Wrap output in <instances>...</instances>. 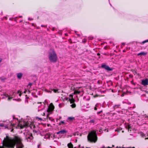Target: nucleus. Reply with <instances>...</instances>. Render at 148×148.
<instances>
[{
    "label": "nucleus",
    "mask_w": 148,
    "mask_h": 148,
    "mask_svg": "<svg viewBox=\"0 0 148 148\" xmlns=\"http://www.w3.org/2000/svg\"><path fill=\"white\" fill-rule=\"evenodd\" d=\"M5 19H6V17H5Z\"/></svg>",
    "instance_id": "58"
},
{
    "label": "nucleus",
    "mask_w": 148,
    "mask_h": 148,
    "mask_svg": "<svg viewBox=\"0 0 148 148\" xmlns=\"http://www.w3.org/2000/svg\"><path fill=\"white\" fill-rule=\"evenodd\" d=\"M71 106L72 108H75L76 106V105L75 104V103H73V104H71Z\"/></svg>",
    "instance_id": "23"
},
{
    "label": "nucleus",
    "mask_w": 148,
    "mask_h": 148,
    "mask_svg": "<svg viewBox=\"0 0 148 148\" xmlns=\"http://www.w3.org/2000/svg\"><path fill=\"white\" fill-rule=\"evenodd\" d=\"M50 89L51 90H52L55 93H56L57 92H58V89H53L52 88H50Z\"/></svg>",
    "instance_id": "19"
},
{
    "label": "nucleus",
    "mask_w": 148,
    "mask_h": 148,
    "mask_svg": "<svg viewBox=\"0 0 148 148\" xmlns=\"http://www.w3.org/2000/svg\"><path fill=\"white\" fill-rule=\"evenodd\" d=\"M22 140L21 138L18 136L13 138L6 136L2 141V146H0V148H13L15 145L16 148H23V145Z\"/></svg>",
    "instance_id": "1"
},
{
    "label": "nucleus",
    "mask_w": 148,
    "mask_h": 148,
    "mask_svg": "<svg viewBox=\"0 0 148 148\" xmlns=\"http://www.w3.org/2000/svg\"><path fill=\"white\" fill-rule=\"evenodd\" d=\"M125 45V44L124 43H123L121 44V46H124Z\"/></svg>",
    "instance_id": "30"
},
{
    "label": "nucleus",
    "mask_w": 148,
    "mask_h": 148,
    "mask_svg": "<svg viewBox=\"0 0 148 148\" xmlns=\"http://www.w3.org/2000/svg\"><path fill=\"white\" fill-rule=\"evenodd\" d=\"M59 106L60 108H61L62 107V105L61 104H60L59 105Z\"/></svg>",
    "instance_id": "31"
},
{
    "label": "nucleus",
    "mask_w": 148,
    "mask_h": 148,
    "mask_svg": "<svg viewBox=\"0 0 148 148\" xmlns=\"http://www.w3.org/2000/svg\"><path fill=\"white\" fill-rule=\"evenodd\" d=\"M101 67L105 69L106 70L108 71H111L112 70V69L110 68L108 66L105 64H102Z\"/></svg>",
    "instance_id": "9"
},
{
    "label": "nucleus",
    "mask_w": 148,
    "mask_h": 148,
    "mask_svg": "<svg viewBox=\"0 0 148 148\" xmlns=\"http://www.w3.org/2000/svg\"><path fill=\"white\" fill-rule=\"evenodd\" d=\"M30 121L31 122V124L30 125V126H30V127H31L32 125V121H31L30 120H29L28 121H27V120H25V121ZM26 127H28V126H26Z\"/></svg>",
    "instance_id": "26"
},
{
    "label": "nucleus",
    "mask_w": 148,
    "mask_h": 148,
    "mask_svg": "<svg viewBox=\"0 0 148 148\" xmlns=\"http://www.w3.org/2000/svg\"><path fill=\"white\" fill-rule=\"evenodd\" d=\"M13 129H12L11 130V132H12L13 131Z\"/></svg>",
    "instance_id": "42"
},
{
    "label": "nucleus",
    "mask_w": 148,
    "mask_h": 148,
    "mask_svg": "<svg viewBox=\"0 0 148 148\" xmlns=\"http://www.w3.org/2000/svg\"><path fill=\"white\" fill-rule=\"evenodd\" d=\"M48 115H47V116H47V118H48Z\"/></svg>",
    "instance_id": "47"
},
{
    "label": "nucleus",
    "mask_w": 148,
    "mask_h": 148,
    "mask_svg": "<svg viewBox=\"0 0 148 148\" xmlns=\"http://www.w3.org/2000/svg\"><path fill=\"white\" fill-rule=\"evenodd\" d=\"M89 119H90V121H89V123H90L91 124H93L94 125L96 123L97 119L95 116H89Z\"/></svg>",
    "instance_id": "6"
},
{
    "label": "nucleus",
    "mask_w": 148,
    "mask_h": 148,
    "mask_svg": "<svg viewBox=\"0 0 148 148\" xmlns=\"http://www.w3.org/2000/svg\"><path fill=\"white\" fill-rule=\"evenodd\" d=\"M27 92H28V93H30V91L29 90L27 91Z\"/></svg>",
    "instance_id": "37"
},
{
    "label": "nucleus",
    "mask_w": 148,
    "mask_h": 148,
    "mask_svg": "<svg viewBox=\"0 0 148 148\" xmlns=\"http://www.w3.org/2000/svg\"><path fill=\"white\" fill-rule=\"evenodd\" d=\"M41 103V102H40L39 103Z\"/></svg>",
    "instance_id": "56"
},
{
    "label": "nucleus",
    "mask_w": 148,
    "mask_h": 148,
    "mask_svg": "<svg viewBox=\"0 0 148 148\" xmlns=\"http://www.w3.org/2000/svg\"><path fill=\"white\" fill-rule=\"evenodd\" d=\"M75 119V118L74 117H68L67 118V119L70 121H73Z\"/></svg>",
    "instance_id": "17"
},
{
    "label": "nucleus",
    "mask_w": 148,
    "mask_h": 148,
    "mask_svg": "<svg viewBox=\"0 0 148 148\" xmlns=\"http://www.w3.org/2000/svg\"><path fill=\"white\" fill-rule=\"evenodd\" d=\"M102 112V110H100L99 111L97 112V114H101Z\"/></svg>",
    "instance_id": "25"
},
{
    "label": "nucleus",
    "mask_w": 148,
    "mask_h": 148,
    "mask_svg": "<svg viewBox=\"0 0 148 148\" xmlns=\"http://www.w3.org/2000/svg\"><path fill=\"white\" fill-rule=\"evenodd\" d=\"M17 93H18V94H19V95L20 96H21L22 93H21V91H20V90H18L17 92Z\"/></svg>",
    "instance_id": "24"
},
{
    "label": "nucleus",
    "mask_w": 148,
    "mask_h": 148,
    "mask_svg": "<svg viewBox=\"0 0 148 148\" xmlns=\"http://www.w3.org/2000/svg\"><path fill=\"white\" fill-rule=\"evenodd\" d=\"M101 105L99 103H97L95 105L94 107V109L95 110H97L98 109H100L101 107Z\"/></svg>",
    "instance_id": "13"
},
{
    "label": "nucleus",
    "mask_w": 148,
    "mask_h": 148,
    "mask_svg": "<svg viewBox=\"0 0 148 148\" xmlns=\"http://www.w3.org/2000/svg\"><path fill=\"white\" fill-rule=\"evenodd\" d=\"M72 102V101H71V103Z\"/></svg>",
    "instance_id": "57"
},
{
    "label": "nucleus",
    "mask_w": 148,
    "mask_h": 148,
    "mask_svg": "<svg viewBox=\"0 0 148 148\" xmlns=\"http://www.w3.org/2000/svg\"><path fill=\"white\" fill-rule=\"evenodd\" d=\"M131 115H132V116L131 117L133 119H134V120H135V119H136L138 116V114L137 113L133 112H132Z\"/></svg>",
    "instance_id": "12"
},
{
    "label": "nucleus",
    "mask_w": 148,
    "mask_h": 148,
    "mask_svg": "<svg viewBox=\"0 0 148 148\" xmlns=\"http://www.w3.org/2000/svg\"><path fill=\"white\" fill-rule=\"evenodd\" d=\"M28 20H33V19L32 18H28Z\"/></svg>",
    "instance_id": "32"
},
{
    "label": "nucleus",
    "mask_w": 148,
    "mask_h": 148,
    "mask_svg": "<svg viewBox=\"0 0 148 148\" xmlns=\"http://www.w3.org/2000/svg\"><path fill=\"white\" fill-rule=\"evenodd\" d=\"M97 55L98 56H99L100 55V54L99 53H98Z\"/></svg>",
    "instance_id": "43"
},
{
    "label": "nucleus",
    "mask_w": 148,
    "mask_h": 148,
    "mask_svg": "<svg viewBox=\"0 0 148 148\" xmlns=\"http://www.w3.org/2000/svg\"><path fill=\"white\" fill-rule=\"evenodd\" d=\"M101 148H112L111 147H105V146H103Z\"/></svg>",
    "instance_id": "28"
},
{
    "label": "nucleus",
    "mask_w": 148,
    "mask_h": 148,
    "mask_svg": "<svg viewBox=\"0 0 148 148\" xmlns=\"http://www.w3.org/2000/svg\"><path fill=\"white\" fill-rule=\"evenodd\" d=\"M77 34V35L79 36H80V35L79 34Z\"/></svg>",
    "instance_id": "44"
},
{
    "label": "nucleus",
    "mask_w": 148,
    "mask_h": 148,
    "mask_svg": "<svg viewBox=\"0 0 148 148\" xmlns=\"http://www.w3.org/2000/svg\"><path fill=\"white\" fill-rule=\"evenodd\" d=\"M64 124V121H61L60 122V125H61V124Z\"/></svg>",
    "instance_id": "27"
},
{
    "label": "nucleus",
    "mask_w": 148,
    "mask_h": 148,
    "mask_svg": "<svg viewBox=\"0 0 148 148\" xmlns=\"http://www.w3.org/2000/svg\"><path fill=\"white\" fill-rule=\"evenodd\" d=\"M123 52H125V50H123Z\"/></svg>",
    "instance_id": "51"
},
{
    "label": "nucleus",
    "mask_w": 148,
    "mask_h": 148,
    "mask_svg": "<svg viewBox=\"0 0 148 148\" xmlns=\"http://www.w3.org/2000/svg\"><path fill=\"white\" fill-rule=\"evenodd\" d=\"M49 58L51 62H56L57 57L55 51L53 50H51L49 53Z\"/></svg>",
    "instance_id": "4"
},
{
    "label": "nucleus",
    "mask_w": 148,
    "mask_h": 148,
    "mask_svg": "<svg viewBox=\"0 0 148 148\" xmlns=\"http://www.w3.org/2000/svg\"><path fill=\"white\" fill-rule=\"evenodd\" d=\"M88 141L91 143H95L97 139L96 132L93 130L89 132L88 135Z\"/></svg>",
    "instance_id": "3"
},
{
    "label": "nucleus",
    "mask_w": 148,
    "mask_h": 148,
    "mask_svg": "<svg viewBox=\"0 0 148 148\" xmlns=\"http://www.w3.org/2000/svg\"><path fill=\"white\" fill-rule=\"evenodd\" d=\"M20 18H21L22 17V16H19Z\"/></svg>",
    "instance_id": "48"
},
{
    "label": "nucleus",
    "mask_w": 148,
    "mask_h": 148,
    "mask_svg": "<svg viewBox=\"0 0 148 148\" xmlns=\"http://www.w3.org/2000/svg\"><path fill=\"white\" fill-rule=\"evenodd\" d=\"M14 97V95H13L11 97H10L8 94L5 93V94H4L3 95H1V97H0V99L1 98H2L3 99L8 97V100H9L10 99H12V98L13 97Z\"/></svg>",
    "instance_id": "7"
},
{
    "label": "nucleus",
    "mask_w": 148,
    "mask_h": 148,
    "mask_svg": "<svg viewBox=\"0 0 148 148\" xmlns=\"http://www.w3.org/2000/svg\"><path fill=\"white\" fill-rule=\"evenodd\" d=\"M27 91L26 90H25V91L24 92V93H26V92Z\"/></svg>",
    "instance_id": "36"
},
{
    "label": "nucleus",
    "mask_w": 148,
    "mask_h": 148,
    "mask_svg": "<svg viewBox=\"0 0 148 148\" xmlns=\"http://www.w3.org/2000/svg\"><path fill=\"white\" fill-rule=\"evenodd\" d=\"M40 146V145H38V148H39Z\"/></svg>",
    "instance_id": "41"
},
{
    "label": "nucleus",
    "mask_w": 148,
    "mask_h": 148,
    "mask_svg": "<svg viewBox=\"0 0 148 148\" xmlns=\"http://www.w3.org/2000/svg\"><path fill=\"white\" fill-rule=\"evenodd\" d=\"M6 79V78L3 76H2L0 77V79L3 82Z\"/></svg>",
    "instance_id": "20"
},
{
    "label": "nucleus",
    "mask_w": 148,
    "mask_h": 148,
    "mask_svg": "<svg viewBox=\"0 0 148 148\" xmlns=\"http://www.w3.org/2000/svg\"><path fill=\"white\" fill-rule=\"evenodd\" d=\"M128 104H129V105H130L131 104V103L130 102H129L128 103Z\"/></svg>",
    "instance_id": "40"
},
{
    "label": "nucleus",
    "mask_w": 148,
    "mask_h": 148,
    "mask_svg": "<svg viewBox=\"0 0 148 148\" xmlns=\"http://www.w3.org/2000/svg\"><path fill=\"white\" fill-rule=\"evenodd\" d=\"M128 108L129 109H132V108H131V107H130V108H129V107H128Z\"/></svg>",
    "instance_id": "38"
},
{
    "label": "nucleus",
    "mask_w": 148,
    "mask_h": 148,
    "mask_svg": "<svg viewBox=\"0 0 148 148\" xmlns=\"http://www.w3.org/2000/svg\"><path fill=\"white\" fill-rule=\"evenodd\" d=\"M68 131L64 129L61 130L60 131L57 132L56 133L57 134H59L60 135H62L64 134H66L67 132Z\"/></svg>",
    "instance_id": "8"
},
{
    "label": "nucleus",
    "mask_w": 148,
    "mask_h": 148,
    "mask_svg": "<svg viewBox=\"0 0 148 148\" xmlns=\"http://www.w3.org/2000/svg\"><path fill=\"white\" fill-rule=\"evenodd\" d=\"M39 119H40V120H41V118H39Z\"/></svg>",
    "instance_id": "53"
},
{
    "label": "nucleus",
    "mask_w": 148,
    "mask_h": 148,
    "mask_svg": "<svg viewBox=\"0 0 148 148\" xmlns=\"http://www.w3.org/2000/svg\"><path fill=\"white\" fill-rule=\"evenodd\" d=\"M43 103H47V100H45L44 101V102H43Z\"/></svg>",
    "instance_id": "33"
},
{
    "label": "nucleus",
    "mask_w": 148,
    "mask_h": 148,
    "mask_svg": "<svg viewBox=\"0 0 148 148\" xmlns=\"http://www.w3.org/2000/svg\"><path fill=\"white\" fill-rule=\"evenodd\" d=\"M75 33H76V31H75Z\"/></svg>",
    "instance_id": "52"
},
{
    "label": "nucleus",
    "mask_w": 148,
    "mask_h": 148,
    "mask_svg": "<svg viewBox=\"0 0 148 148\" xmlns=\"http://www.w3.org/2000/svg\"><path fill=\"white\" fill-rule=\"evenodd\" d=\"M50 108L51 110L52 111L54 110V107L53 106V105L52 103H51L50 104Z\"/></svg>",
    "instance_id": "18"
},
{
    "label": "nucleus",
    "mask_w": 148,
    "mask_h": 148,
    "mask_svg": "<svg viewBox=\"0 0 148 148\" xmlns=\"http://www.w3.org/2000/svg\"><path fill=\"white\" fill-rule=\"evenodd\" d=\"M112 146V147H114V145H113Z\"/></svg>",
    "instance_id": "54"
},
{
    "label": "nucleus",
    "mask_w": 148,
    "mask_h": 148,
    "mask_svg": "<svg viewBox=\"0 0 148 148\" xmlns=\"http://www.w3.org/2000/svg\"><path fill=\"white\" fill-rule=\"evenodd\" d=\"M31 122L30 121H21L18 119L13 117V121H11L7 120L2 123H0V127H3L4 129L8 128L11 129L14 127L17 128L20 127V129H22L26 126L30 125Z\"/></svg>",
    "instance_id": "2"
},
{
    "label": "nucleus",
    "mask_w": 148,
    "mask_h": 148,
    "mask_svg": "<svg viewBox=\"0 0 148 148\" xmlns=\"http://www.w3.org/2000/svg\"><path fill=\"white\" fill-rule=\"evenodd\" d=\"M41 26L42 27H44V26H44L43 25H41Z\"/></svg>",
    "instance_id": "45"
},
{
    "label": "nucleus",
    "mask_w": 148,
    "mask_h": 148,
    "mask_svg": "<svg viewBox=\"0 0 148 148\" xmlns=\"http://www.w3.org/2000/svg\"><path fill=\"white\" fill-rule=\"evenodd\" d=\"M82 90L81 88H79L77 89H76L74 91V93L75 94H80L82 92Z\"/></svg>",
    "instance_id": "11"
},
{
    "label": "nucleus",
    "mask_w": 148,
    "mask_h": 148,
    "mask_svg": "<svg viewBox=\"0 0 148 148\" xmlns=\"http://www.w3.org/2000/svg\"><path fill=\"white\" fill-rule=\"evenodd\" d=\"M148 42V39L147 40H145L143 41L142 42L140 43V44H144L146 42Z\"/></svg>",
    "instance_id": "22"
},
{
    "label": "nucleus",
    "mask_w": 148,
    "mask_h": 148,
    "mask_svg": "<svg viewBox=\"0 0 148 148\" xmlns=\"http://www.w3.org/2000/svg\"><path fill=\"white\" fill-rule=\"evenodd\" d=\"M32 85V84L31 83H29L28 84V86H30V87H31V86Z\"/></svg>",
    "instance_id": "29"
},
{
    "label": "nucleus",
    "mask_w": 148,
    "mask_h": 148,
    "mask_svg": "<svg viewBox=\"0 0 148 148\" xmlns=\"http://www.w3.org/2000/svg\"><path fill=\"white\" fill-rule=\"evenodd\" d=\"M42 116H44L45 115V114L44 112H43L42 114Z\"/></svg>",
    "instance_id": "34"
},
{
    "label": "nucleus",
    "mask_w": 148,
    "mask_h": 148,
    "mask_svg": "<svg viewBox=\"0 0 148 148\" xmlns=\"http://www.w3.org/2000/svg\"><path fill=\"white\" fill-rule=\"evenodd\" d=\"M89 39H90V40L91 39H91H92L89 38Z\"/></svg>",
    "instance_id": "55"
},
{
    "label": "nucleus",
    "mask_w": 148,
    "mask_h": 148,
    "mask_svg": "<svg viewBox=\"0 0 148 148\" xmlns=\"http://www.w3.org/2000/svg\"><path fill=\"white\" fill-rule=\"evenodd\" d=\"M147 54V52H142L137 54V56H145Z\"/></svg>",
    "instance_id": "14"
},
{
    "label": "nucleus",
    "mask_w": 148,
    "mask_h": 148,
    "mask_svg": "<svg viewBox=\"0 0 148 148\" xmlns=\"http://www.w3.org/2000/svg\"><path fill=\"white\" fill-rule=\"evenodd\" d=\"M47 92H50V93H51L52 92H51V91H50V90H48L47 91Z\"/></svg>",
    "instance_id": "35"
},
{
    "label": "nucleus",
    "mask_w": 148,
    "mask_h": 148,
    "mask_svg": "<svg viewBox=\"0 0 148 148\" xmlns=\"http://www.w3.org/2000/svg\"><path fill=\"white\" fill-rule=\"evenodd\" d=\"M40 110H38V111H39Z\"/></svg>",
    "instance_id": "50"
},
{
    "label": "nucleus",
    "mask_w": 148,
    "mask_h": 148,
    "mask_svg": "<svg viewBox=\"0 0 148 148\" xmlns=\"http://www.w3.org/2000/svg\"><path fill=\"white\" fill-rule=\"evenodd\" d=\"M121 105L120 104H116L114 106V108L116 110L118 108H120Z\"/></svg>",
    "instance_id": "16"
},
{
    "label": "nucleus",
    "mask_w": 148,
    "mask_h": 148,
    "mask_svg": "<svg viewBox=\"0 0 148 148\" xmlns=\"http://www.w3.org/2000/svg\"><path fill=\"white\" fill-rule=\"evenodd\" d=\"M135 108V106H134V107H133V108Z\"/></svg>",
    "instance_id": "49"
},
{
    "label": "nucleus",
    "mask_w": 148,
    "mask_h": 148,
    "mask_svg": "<svg viewBox=\"0 0 148 148\" xmlns=\"http://www.w3.org/2000/svg\"><path fill=\"white\" fill-rule=\"evenodd\" d=\"M83 42H84V43H85L86 41L85 40H83Z\"/></svg>",
    "instance_id": "39"
},
{
    "label": "nucleus",
    "mask_w": 148,
    "mask_h": 148,
    "mask_svg": "<svg viewBox=\"0 0 148 148\" xmlns=\"http://www.w3.org/2000/svg\"><path fill=\"white\" fill-rule=\"evenodd\" d=\"M25 139L27 141L30 142L33 139V136L32 134L29 132H25L24 133Z\"/></svg>",
    "instance_id": "5"
},
{
    "label": "nucleus",
    "mask_w": 148,
    "mask_h": 148,
    "mask_svg": "<svg viewBox=\"0 0 148 148\" xmlns=\"http://www.w3.org/2000/svg\"><path fill=\"white\" fill-rule=\"evenodd\" d=\"M141 84L144 86H146L148 85V79L146 78L145 79L142 80Z\"/></svg>",
    "instance_id": "10"
},
{
    "label": "nucleus",
    "mask_w": 148,
    "mask_h": 148,
    "mask_svg": "<svg viewBox=\"0 0 148 148\" xmlns=\"http://www.w3.org/2000/svg\"><path fill=\"white\" fill-rule=\"evenodd\" d=\"M23 75V73H18L17 74V77L19 79H21Z\"/></svg>",
    "instance_id": "15"
},
{
    "label": "nucleus",
    "mask_w": 148,
    "mask_h": 148,
    "mask_svg": "<svg viewBox=\"0 0 148 148\" xmlns=\"http://www.w3.org/2000/svg\"><path fill=\"white\" fill-rule=\"evenodd\" d=\"M145 117L147 119H148V117L146 116Z\"/></svg>",
    "instance_id": "46"
},
{
    "label": "nucleus",
    "mask_w": 148,
    "mask_h": 148,
    "mask_svg": "<svg viewBox=\"0 0 148 148\" xmlns=\"http://www.w3.org/2000/svg\"><path fill=\"white\" fill-rule=\"evenodd\" d=\"M126 127L128 129V131H131V127L129 125H128L127 126H126Z\"/></svg>",
    "instance_id": "21"
}]
</instances>
